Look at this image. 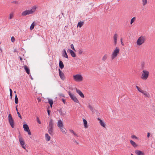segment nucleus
<instances>
[{
	"mask_svg": "<svg viewBox=\"0 0 155 155\" xmlns=\"http://www.w3.org/2000/svg\"><path fill=\"white\" fill-rule=\"evenodd\" d=\"M131 137L133 139H137V137L136 136L134 135H132L131 136Z\"/></svg>",
	"mask_w": 155,
	"mask_h": 155,
	"instance_id": "nucleus-37",
	"label": "nucleus"
},
{
	"mask_svg": "<svg viewBox=\"0 0 155 155\" xmlns=\"http://www.w3.org/2000/svg\"><path fill=\"white\" fill-rule=\"evenodd\" d=\"M17 114H18V117L21 119H22L21 117V115L20 114V113L18 112H17Z\"/></svg>",
	"mask_w": 155,
	"mask_h": 155,
	"instance_id": "nucleus-44",
	"label": "nucleus"
},
{
	"mask_svg": "<svg viewBox=\"0 0 155 155\" xmlns=\"http://www.w3.org/2000/svg\"><path fill=\"white\" fill-rule=\"evenodd\" d=\"M15 104H17L18 102V99L17 97L16 94H15Z\"/></svg>",
	"mask_w": 155,
	"mask_h": 155,
	"instance_id": "nucleus-33",
	"label": "nucleus"
},
{
	"mask_svg": "<svg viewBox=\"0 0 155 155\" xmlns=\"http://www.w3.org/2000/svg\"><path fill=\"white\" fill-rule=\"evenodd\" d=\"M8 120L9 123L12 128L14 127V120L13 119L12 116L10 114L8 116Z\"/></svg>",
	"mask_w": 155,
	"mask_h": 155,
	"instance_id": "nucleus-7",
	"label": "nucleus"
},
{
	"mask_svg": "<svg viewBox=\"0 0 155 155\" xmlns=\"http://www.w3.org/2000/svg\"><path fill=\"white\" fill-rule=\"evenodd\" d=\"M62 109H61L60 110H58L61 114H62Z\"/></svg>",
	"mask_w": 155,
	"mask_h": 155,
	"instance_id": "nucleus-50",
	"label": "nucleus"
},
{
	"mask_svg": "<svg viewBox=\"0 0 155 155\" xmlns=\"http://www.w3.org/2000/svg\"><path fill=\"white\" fill-rule=\"evenodd\" d=\"M137 88V89L138 91H140V92L142 93V92L143 91V90L141 89L138 86H136V87Z\"/></svg>",
	"mask_w": 155,
	"mask_h": 155,
	"instance_id": "nucleus-35",
	"label": "nucleus"
},
{
	"mask_svg": "<svg viewBox=\"0 0 155 155\" xmlns=\"http://www.w3.org/2000/svg\"><path fill=\"white\" fill-rule=\"evenodd\" d=\"M69 131H70V132L72 134H74V131L72 130H71V129H70L69 130Z\"/></svg>",
	"mask_w": 155,
	"mask_h": 155,
	"instance_id": "nucleus-51",
	"label": "nucleus"
},
{
	"mask_svg": "<svg viewBox=\"0 0 155 155\" xmlns=\"http://www.w3.org/2000/svg\"><path fill=\"white\" fill-rule=\"evenodd\" d=\"M14 14L13 12L10 13L9 15V19H12L14 16Z\"/></svg>",
	"mask_w": 155,
	"mask_h": 155,
	"instance_id": "nucleus-24",
	"label": "nucleus"
},
{
	"mask_svg": "<svg viewBox=\"0 0 155 155\" xmlns=\"http://www.w3.org/2000/svg\"><path fill=\"white\" fill-rule=\"evenodd\" d=\"M23 127L25 131H28V130H29L28 126L27 124H24L23 125Z\"/></svg>",
	"mask_w": 155,
	"mask_h": 155,
	"instance_id": "nucleus-16",
	"label": "nucleus"
},
{
	"mask_svg": "<svg viewBox=\"0 0 155 155\" xmlns=\"http://www.w3.org/2000/svg\"><path fill=\"white\" fill-rule=\"evenodd\" d=\"M54 125V123L53 120L50 119L47 129L48 133L51 136H52L53 134Z\"/></svg>",
	"mask_w": 155,
	"mask_h": 155,
	"instance_id": "nucleus-1",
	"label": "nucleus"
},
{
	"mask_svg": "<svg viewBox=\"0 0 155 155\" xmlns=\"http://www.w3.org/2000/svg\"><path fill=\"white\" fill-rule=\"evenodd\" d=\"M120 49L118 47H115V49L113 51L110 56L111 60H114L117 58L120 53Z\"/></svg>",
	"mask_w": 155,
	"mask_h": 155,
	"instance_id": "nucleus-3",
	"label": "nucleus"
},
{
	"mask_svg": "<svg viewBox=\"0 0 155 155\" xmlns=\"http://www.w3.org/2000/svg\"><path fill=\"white\" fill-rule=\"evenodd\" d=\"M34 26H35V25L34 24V22H33V23H32V24H31V25L30 28V30H32L34 28Z\"/></svg>",
	"mask_w": 155,
	"mask_h": 155,
	"instance_id": "nucleus-34",
	"label": "nucleus"
},
{
	"mask_svg": "<svg viewBox=\"0 0 155 155\" xmlns=\"http://www.w3.org/2000/svg\"><path fill=\"white\" fill-rule=\"evenodd\" d=\"M50 107H48V108L47 109V112L49 116L50 115V112H51L50 110H49Z\"/></svg>",
	"mask_w": 155,
	"mask_h": 155,
	"instance_id": "nucleus-41",
	"label": "nucleus"
},
{
	"mask_svg": "<svg viewBox=\"0 0 155 155\" xmlns=\"http://www.w3.org/2000/svg\"><path fill=\"white\" fill-rule=\"evenodd\" d=\"M142 93L146 97H150V94L147 91H143H143L142 92Z\"/></svg>",
	"mask_w": 155,
	"mask_h": 155,
	"instance_id": "nucleus-20",
	"label": "nucleus"
},
{
	"mask_svg": "<svg viewBox=\"0 0 155 155\" xmlns=\"http://www.w3.org/2000/svg\"><path fill=\"white\" fill-rule=\"evenodd\" d=\"M24 68L26 72L28 74H30V70L28 67L26 65H25L24 66Z\"/></svg>",
	"mask_w": 155,
	"mask_h": 155,
	"instance_id": "nucleus-22",
	"label": "nucleus"
},
{
	"mask_svg": "<svg viewBox=\"0 0 155 155\" xmlns=\"http://www.w3.org/2000/svg\"><path fill=\"white\" fill-rule=\"evenodd\" d=\"M37 122H38V123L39 124H41V121H40L39 120V118L38 117H37Z\"/></svg>",
	"mask_w": 155,
	"mask_h": 155,
	"instance_id": "nucleus-43",
	"label": "nucleus"
},
{
	"mask_svg": "<svg viewBox=\"0 0 155 155\" xmlns=\"http://www.w3.org/2000/svg\"><path fill=\"white\" fill-rule=\"evenodd\" d=\"M27 132H28V135H31V131H30V130H28V131H27Z\"/></svg>",
	"mask_w": 155,
	"mask_h": 155,
	"instance_id": "nucleus-48",
	"label": "nucleus"
},
{
	"mask_svg": "<svg viewBox=\"0 0 155 155\" xmlns=\"http://www.w3.org/2000/svg\"><path fill=\"white\" fill-rule=\"evenodd\" d=\"M146 40L145 36L141 35L139 37L137 41L136 44L138 46H140L143 44Z\"/></svg>",
	"mask_w": 155,
	"mask_h": 155,
	"instance_id": "nucleus-4",
	"label": "nucleus"
},
{
	"mask_svg": "<svg viewBox=\"0 0 155 155\" xmlns=\"http://www.w3.org/2000/svg\"><path fill=\"white\" fill-rule=\"evenodd\" d=\"M131 155H133L132 154H131Z\"/></svg>",
	"mask_w": 155,
	"mask_h": 155,
	"instance_id": "nucleus-60",
	"label": "nucleus"
},
{
	"mask_svg": "<svg viewBox=\"0 0 155 155\" xmlns=\"http://www.w3.org/2000/svg\"><path fill=\"white\" fill-rule=\"evenodd\" d=\"M83 121L84 127L85 128H87L88 127L87 121L85 119H83Z\"/></svg>",
	"mask_w": 155,
	"mask_h": 155,
	"instance_id": "nucleus-25",
	"label": "nucleus"
},
{
	"mask_svg": "<svg viewBox=\"0 0 155 155\" xmlns=\"http://www.w3.org/2000/svg\"><path fill=\"white\" fill-rule=\"evenodd\" d=\"M135 153L137 155H144L143 152L139 150H136L135 151Z\"/></svg>",
	"mask_w": 155,
	"mask_h": 155,
	"instance_id": "nucleus-15",
	"label": "nucleus"
},
{
	"mask_svg": "<svg viewBox=\"0 0 155 155\" xmlns=\"http://www.w3.org/2000/svg\"><path fill=\"white\" fill-rule=\"evenodd\" d=\"M37 8V6L35 5L31 9L26 10L23 11L21 13V15L23 16H25L27 15L32 14L35 12Z\"/></svg>",
	"mask_w": 155,
	"mask_h": 155,
	"instance_id": "nucleus-2",
	"label": "nucleus"
},
{
	"mask_svg": "<svg viewBox=\"0 0 155 155\" xmlns=\"http://www.w3.org/2000/svg\"><path fill=\"white\" fill-rule=\"evenodd\" d=\"M142 4L143 6H144L147 4V0H142Z\"/></svg>",
	"mask_w": 155,
	"mask_h": 155,
	"instance_id": "nucleus-31",
	"label": "nucleus"
},
{
	"mask_svg": "<svg viewBox=\"0 0 155 155\" xmlns=\"http://www.w3.org/2000/svg\"><path fill=\"white\" fill-rule=\"evenodd\" d=\"M72 140L74 142L76 143L77 144H78V143L77 142L76 140L74 138L72 139Z\"/></svg>",
	"mask_w": 155,
	"mask_h": 155,
	"instance_id": "nucleus-42",
	"label": "nucleus"
},
{
	"mask_svg": "<svg viewBox=\"0 0 155 155\" xmlns=\"http://www.w3.org/2000/svg\"><path fill=\"white\" fill-rule=\"evenodd\" d=\"M24 149H25L27 152H28V151L26 149V148L25 147V146L24 145H22L21 146Z\"/></svg>",
	"mask_w": 155,
	"mask_h": 155,
	"instance_id": "nucleus-49",
	"label": "nucleus"
},
{
	"mask_svg": "<svg viewBox=\"0 0 155 155\" xmlns=\"http://www.w3.org/2000/svg\"><path fill=\"white\" fill-rule=\"evenodd\" d=\"M73 134L75 136H76L77 137H78V136L76 134V133H75L74 132V133Z\"/></svg>",
	"mask_w": 155,
	"mask_h": 155,
	"instance_id": "nucleus-53",
	"label": "nucleus"
},
{
	"mask_svg": "<svg viewBox=\"0 0 155 155\" xmlns=\"http://www.w3.org/2000/svg\"><path fill=\"white\" fill-rule=\"evenodd\" d=\"M62 101L63 102V103L64 104H65V100H64V99H62Z\"/></svg>",
	"mask_w": 155,
	"mask_h": 155,
	"instance_id": "nucleus-55",
	"label": "nucleus"
},
{
	"mask_svg": "<svg viewBox=\"0 0 155 155\" xmlns=\"http://www.w3.org/2000/svg\"><path fill=\"white\" fill-rule=\"evenodd\" d=\"M97 120L99 121L100 125L104 127H105V124L99 118H97Z\"/></svg>",
	"mask_w": 155,
	"mask_h": 155,
	"instance_id": "nucleus-14",
	"label": "nucleus"
},
{
	"mask_svg": "<svg viewBox=\"0 0 155 155\" xmlns=\"http://www.w3.org/2000/svg\"><path fill=\"white\" fill-rule=\"evenodd\" d=\"M108 57V55L107 54H104L103 56L102 60L103 61H105L107 59Z\"/></svg>",
	"mask_w": 155,
	"mask_h": 155,
	"instance_id": "nucleus-17",
	"label": "nucleus"
},
{
	"mask_svg": "<svg viewBox=\"0 0 155 155\" xmlns=\"http://www.w3.org/2000/svg\"><path fill=\"white\" fill-rule=\"evenodd\" d=\"M48 103L50 104L51 107H52L53 102V100L51 99H48Z\"/></svg>",
	"mask_w": 155,
	"mask_h": 155,
	"instance_id": "nucleus-28",
	"label": "nucleus"
},
{
	"mask_svg": "<svg viewBox=\"0 0 155 155\" xmlns=\"http://www.w3.org/2000/svg\"><path fill=\"white\" fill-rule=\"evenodd\" d=\"M9 91H10V93H12V91L11 89H10Z\"/></svg>",
	"mask_w": 155,
	"mask_h": 155,
	"instance_id": "nucleus-56",
	"label": "nucleus"
},
{
	"mask_svg": "<svg viewBox=\"0 0 155 155\" xmlns=\"http://www.w3.org/2000/svg\"><path fill=\"white\" fill-rule=\"evenodd\" d=\"M14 92L15 93H16V91H14Z\"/></svg>",
	"mask_w": 155,
	"mask_h": 155,
	"instance_id": "nucleus-59",
	"label": "nucleus"
},
{
	"mask_svg": "<svg viewBox=\"0 0 155 155\" xmlns=\"http://www.w3.org/2000/svg\"><path fill=\"white\" fill-rule=\"evenodd\" d=\"M59 67L61 69H62L64 67V65L63 63L61 61H59Z\"/></svg>",
	"mask_w": 155,
	"mask_h": 155,
	"instance_id": "nucleus-23",
	"label": "nucleus"
},
{
	"mask_svg": "<svg viewBox=\"0 0 155 155\" xmlns=\"http://www.w3.org/2000/svg\"><path fill=\"white\" fill-rule=\"evenodd\" d=\"M136 18L134 17L131 19L130 23V24L131 25H132L135 21L136 20Z\"/></svg>",
	"mask_w": 155,
	"mask_h": 155,
	"instance_id": "nucleus-32",
	"label": "nucleus"
},
{
	"mask_svg": "<svg viewBox=\"0 0 155 155\" xmlns=\"http://www.w3.org/2000/svg\"><path fill=\"white\" fill-rule=\"evenodd\" d=\"M69 51L71 54V56L73 57L74 58L76 57V54L74 51H73L71 49L69 50Z\"/></svg>",
	"mask_w": 155,
	"mask_h": 155,
	"instance_id": "nucleus-18",
	"label": "nucleus"
},
{
	"mask_svg": "<svg viewBox=\"0 0 155 155\" xmlns=\"http://www.w3.org/2000/svg\"><path fill=\"white\" fill-rule=\"evenodd\" d=\"M37 99L38 101V102H41V99L40 97H38L37 98Z\"/></svg>",
	"mask_w": 155,
	"mask_h": 155,
	"instance_id": "nucleus-45",
	"label": "nucleus"
},
{
	"mask_svg": "<svg viewBox=\"0 0 155 155\" xmlns=\"http://www.w3.org/2000/svg\"><path fill=\"white\" fill-rule=\"evenodd\" d=\"M64 54H63V56L64 57H65L66 58H68V55L67 54V53H66V51L64 50Z\"/></svg>",
	"mask_w": 155,
	"mask_h": 155,
	"instance_id": "nucleus-29",
	"label": "nucleus"
},
{
	"mask_svg": "<svg viewBox=\"0 0 155 155\" xmlns=\"http://www.w3.org/2000/svg\"><path fill=\"white\" fill-rule=\"evenodd\" d=\"M57 126L59 128L62 127L64 126L63 122L61 120H59L57 123Z\"/></svg>",
	"mask_w": 155,
	"mask_h": 155,
	"instance_id": "nucleus-13",
	"label": "nucleus"
},
{
	"mask_svg": "<svg viewBox=\"0 0 155 155\" xmlns=\"http://www.w3.org/2000/svg\"><path fill=\"white\" fill-rule=\"evenodd\" d=\"M130 142L131 145L134 147H137L138 145L132 140H131Z\"/></svg>",
	"mask_w": 155,
	"mask_h": 155,
	"instance_id": "nucleus-19",
	"label": "nucleus"
},
{
	"mask_svg": "<svg viewBox=\"0 0 155 155\" xmlns=\"http://www.w3.org/2000/svg\"><path fill=\"white\" fill-rule=\"evenodd\" d=\"M75 90L76 91V92L79 95V96L82 98H84V96L83 94L82 93V92L79 89L76 88Z\"/></svg>",
	"mask_w": 155,
	"mask_h": 155,
	"instance_id": "nucleus-11",
	"label": "nucleus"
},
{
	"mask_svg": "<svg viewBox=\"0 0 155 155\" xmlns=\"http://www.w3.org/2000/svg\"><path fill=\"white\" fill-rule=\"evenodd\" d=\"M83 51L82 50L79 49L78 51V53L79 54H82Z\"/></svg>",
	"mask_w": 155,
	"mask_h": 155,
	"instance_id": "nucleus-36",
	"label": "nucleus"
},
{
	"mask_svg": "<svg viewBox=\"0 0 155 155\" xmlns=\"http://www.w3.org/2000/svg\"><path fill=\"white\" fill-rule=\"evenodd\" d=\"M120 41H121V45L122 46H124V44L122 42V38H121V39H120Z\"/></svg>",
	"mask_w": 155,
	"mask_h": 155,
	"instance_id": "nucleus-47",
	"label": "nucleus"
},
{
	"mask_svg": "<svg viewBox=\"0 0 155 155\" xmlns=\"http://www.w3.org/2000/svg\"><path fill=\"white\" fill-rule=\"evenodd\" d=\"M19 58L21 61H22V58L21 57H20Z\"/></svg>",
	"mask_w": 155,
	"mask_h": 155,
	"instance_id": "nucleus-57",
	"label": "nucleus"
},
{
	"mask_svg": "<svg viewBox=\"0 0 155 155\" xmlns=\"http://www.w3.org/2000/svg\"><path fill=\"white\" fill-rule=\"evenodd\" d=\"M73 78L74 80L76 82H81L84 80L82 76L79 74L74 75L73 76Z\"/></svg>",
	"mask_w": 155,
	"mask_h": 155,
	"instance_id": "nucleus-5",
	"label": "nucleus"
},
{
	"mask_svg": "<svg viewBox=\"0 0 155 155\" xmlns=\"http://www.w3.org/2000/svg\"><path fill=\"white\" fill-rule=\"evenodd\" d=\"M59 75L61 78L62 80H64L65 77L64 73L61 71L60 69H58Z\"/></svg>",
	"mask_w": 155,
	"mask_h": 155,
	"instance_id": "nucleus-10",
	"label": "nucleus"
},
{
	"mask_svg": "<svg viewBox=\"0 0 155 155\" xmlns=\"http://www.w3.org/2000/svg\"><path fill=\"white\" fill-rule=\"evenodd\" d=\"M118 35L117 34H115L113 36V40L114 45L116 46L117 44Z\"/></svg>",
	"mask_w": 155,
	"mask_h": 155,
	"instance_id": "nucleus-12",
	"label": "nucleus"
},
{
	"mask_svg": "<svg viewBox=\"0 0 155 155\" xmlns=\"http://www.w3.org/2000/svg\"><path fill=\"white\" fill-rule=\"evenodd\" d=\"M68 94L70 96L71 98L75 102L78 103L79 101L78 100L76 97L73 94H72L69 91Z\"/></svg>",
	"mask_w": 155,
	"mask_h": 155,
	"instance_id": "nucleus-8",
	"label": "nucleus"
},
{
	"mask_svg": "<svg viewBox=\"0 0 155 155\" xmlns=\"http://www.w3.org/2000/svg\"><path fill=\"white\" fill-rule=\"evenodd\" d=\"M89 108L91 110L93 113H95L96 112H97V110L94 108L93 107H89Z\"/></svg>",
	"mask_w": 155,
	"mask_h": 155,
	"instance_id": "nucleus-30",
	"label": "nucleus"
},
{
	"mask_svg": "<svg viewBox=\"0 0 155 155\" xmlns=\"http://www.w3.org/2000/svg\"><path fill=\"white\" fill-rule=\"evenodd\" d=\"M45 137L47 141H48L50 140L51 137L48 134H45Z\"/></svg>",
	"mask_w": 155,
	"mask_h": 155,
	"instance_id": "nucleus-26",
	"label": "nucleus"
},
{
	"mask_svg": "<svg viewBox=\"0 0 155 155\" xmlns=\"http://www.w3.org/2000/svg\"><path fill=\"white\" fill-rule=\"evenodd\" d=\"M18 139L21 145V146L25 145V142L20 133H19V135L18 136Z\"/></svg>",
	"mask_w": 155,
	"mask_h": 155,
	"instance_id": "nucleus-9",
	"label": "nucleus"
},
{
	"mask_svg": "<svg viewBox=\"0 0 155 155\" xmlns=\"http://www.w3.org/2000/svg\"><path fill=\"white\" fill-rule=\"evenodd\" d=\"M16 107V110L18 111V109H17V107Z\"/></svg>",
	"mask_w": 155,
	"mask_h": 155,
	"instance_id": "nucleus-58",
	"label": "nucleus"
},
{
	"mask_svg": "<svg viewBox=\"0 0 155 155\" xmlns=\"http://www.w3.org/2000/svg\"><path fill=\"white\" fill-rule=\"evenodd\" d=\"M84 24V22L81 21L79 22L78 24L77 27H79L80 28H81Z\"/></svg>",
	"mask_w": 155,
	"mask_h": 155,
	"instance_id": "nucleus-27",
	"label": "nucleus"
},
{
	"mask_svg": "<svg viewBox=\"0 0 155 155\" xmlns=\"http://www.w3.org/2000/svg\"><path fill=\"white\" fill-rule=\"evenodd\" d=\"M71 48L74 51H76L74 49V46L73 44H71Z\"/></svg>",
	"mask_w": 155,
	"mask_h": 155,
	"instance_id": "nucleus-38",
	"label": "nucleus"
},
{
	"mask_svg": "<svg viewBox=\"0 0 155 155\" xmlns=\"http://www.w3.org/2000/svg\"><path fill=\"white\" fill-rule=\"evenodd\" d=\"M10 97H11V98H12V93H10Z\"/></svg>",
	"mask_w": 155,
	"mask_h": 155,
	"instance_id": "nucleus-54",
	"label": "nucleus"
},
{
	"mask_svg": "<svg viewBox=\"0 0 155 155\" xmlns=\"http://www.w3.org/2000/svg\"><path fill=\"white\" fill-rule=\"evenodd\" d=\"M150 135V133H148L147 134V137L148 138H149Z\"/></svg>",
	"mask_w": 155,
	"mask_h": 155,
	"instance_id": "nucleus-52",
	"label": "nucleus"
},
{
	"mask_svg": "<svg viewBox=\"0 0 155 155\" xmlns=\"http://www.w3.org/2000/svg\"><path fill=\"white\" fill-rule=\"evenodd\" d=\"M13 3H14L15 4H18V2L17 1H13Z\"/></svg>",
	"mask_w": 155,
	"mask_h": 155,
	"instance_id": "nucleus-46",
	"label": "nucleus"
},
{
	"mask_svg": "<svg viewBox=\"0 0 155 155\" xmlns=\"http://www.w3.org/2000/svg\"><path fill=\"white\" fill-rule=\"evenodd\" d=\"M149 75V72L147 70H143L141 77V78L143 80H146L148 78Z\"/></svg>",
	"mask_w": 155,
	"mask_h": 155,
	"instance_id": "nucleus-6",
	"label": "nucleus"
},
{
	"mask_svg": "<svg viewBox=\"0 0 155 155\" xmlns=\"http://www.w3.org/2000/svg\"><path fill=\"white\" fill-rule=\"evenodd\" d=\"M11 41L12 42H14L15 41V38L13 36L11 38Z\"/></svg>",
	"mask_w": 155,
	"mask_h": 155,
	"instance_id": "nucleus-40",
	"label": "nucleus"
},
{
	"mask_svg": "<svg viewBox=\"0 0 155 155\" xmlns=\"http://www.w3.org/2000/svg\"><path fill=\"white\" fill-rule=\"evenodd\" d=\"M61 131L63 133L66 134V129H65L64 126H62V127H59Z\"/></svg>",
	"mask_w": 155,
	"mask_h": 155,
	"instance_id": "nucleus-21",
	"label": "nucleus"
},
{
	"mask_svg": "<svg viewBox=\"0 0 155 155\" xmlns=\"http://www.w3.org/2000/svg\"><path fill=\"white\" fill-rule=\"evenodd\" d=\"M145 64V62L144 61H143L141 62V66L142 67H143V68L144 67Z\"/></svg>",
	"mask_w": 155,
	"mask_h": 155,
	"instance_id": "nucleus-39",
	"label": "nucleus"
}]
</instances>
